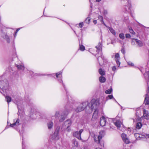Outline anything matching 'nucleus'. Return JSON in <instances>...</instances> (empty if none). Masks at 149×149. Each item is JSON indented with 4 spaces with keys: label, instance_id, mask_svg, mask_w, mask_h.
<instances>
[{
    "label": "nucleus",
    "instance_id": "22",
    "mask_svg": "<svg viewBox=\"0 0 149 149\" xmlns=\"http://www.w3.org/2000/svg\"><path fill=\"white\" fill-rule=\"evenodd\" d=\"M99 80L100 81L101 83H104L106 81L105 78L103 76H101L99 77Z\"/></svg>",
    "mask_w": 149,
    "mask_h": 149
},
{
    "label": "nucleus",
    "instance_id": "20",
    "mask_svg": "<svg viewBox=\"0 0 149 149\" xmlns=\"http://www.w3.org/2000/svg\"><path fill=\"white\" fill-rule=\"evenodd\" d=\"M108 28L110 32L114 36H116V32L112 28L108 27Z\"/></svg>",
    "mask_w": 149,
    "mask_h": 149
},
{
    "label": "nucleus",
    "instance_id": "19",
    "mask_svg": "<svg viewBox=\"0 0 149 149\" xmlns=\"http://www.w3.org/2000/svg\"><path fill=\"white\" fill-rule=\"evenodd\" d=\"M114 124L117 127L119 128L120 127L121 122L120 120H117L114 123Z\"/></svg>",
    "mask_w": 149,
    "mask_h": 149
},
{
    "label": "nucleus",
    "instance_id": "30",
    "mask_svg": "<svg viewBox=\"0 0 149 149\" xmlns=\"http://www.w3.org/2000/svg\"><path fill=\"white\" fill-rule=\"evenodd\" d=\"M90 17H88L85 20V22L86 23H87L88 24H89L90 22Z\"/></svg>",
    "mask_w": 149,
    "mask_h": 149
},
{
    "label": "nucleus",
    "instance_id": "28",
    "mask_svg": "<svg viewBox=\"0 0 149 149\" xmlns=\"http://www.w3.org/2000/svg\"><path fill=\"white\" fill-rule=\"evenodd\" d=\"M119 38L122 40H123L125 38L124 35L123 33H121L119 34Z\"/></svg>",
    "mask_w": 149,
    "mask_h": 149
},
{
    "label": "nucleus",
    "instance_id": "26",
    "mask_svg": "<svg viewBox=\"0 0 149 149\" xmlns=\"http://www.w3.org/2000/svg\"><path fill=\"white\" fill-rule=\"evenodd\" d=\"M98 19L102 22V24H103L105 26H107L106 25V24H105V23L104 22V21H103V17L102 16H101L99 15L98 16Z\"/></svg>",
    "mask_w": 149,
    "mask_h": 149
},
{
    "label": "nucleus",
    "instance_id": "31",
    "mask_svg": "<svg viewBox=\"0 0 149 149\" xmlns=\"http://www.w3.org/2000/svg\"><path fill=\"white\" fill-rule=\"evenodd\" d=\"M3 38L5 39L8 42H10V39L8 36L6 35H5L4 37Z\"/></svg>",
    "mask_w": 149,
    "mask_h": 149
},
{
    "label": "nucleus",
    "instance_id": "54",
    "mask_svg": "<svg viewBox=\"0 0 149 149\" xmlns=\"http://www.w3.org/2000/svg\"><path fill=\"white\" fill-rule=\"evenodd\" d=\"M111 43H112V44H113V42H111Z\"/></svg>",
    "mask_w": 149,
    "mask_h": 149
},
{
    "label": "nucleus",
    "instance_id": "12",
    "mask_svg": "<svg viewBox=\"0 0 149 149\" xmlns=\"http://www.w3.org/2000/svg\"><path fill=\"white\" fill-rule=\"evenodd\" d=\"M115 61L116 63L119 66L120 65V63L119 61V60L120 59L119 54L118 53H117L115 55Z\"/></svg>",
    "mask_w": 149,
    "mask_h": 149
},
{
    "label": "nucleus",
    "instance_id": "13",
    "mask_svg": "<svg viewBox=\"0 0 149 149\" xmlns=\"http://www.w3.org/2000/svg\"><path fill=\"white\" fill-rule=\"evenodd\" d=\"M143 117L146 119H149V115H148V112L145 109H144L143 110Z\"/></svg>",
    "mask_w": 149,
    "mask_h": 149
},
{
    "label": "nucleus",
    "instance_id": "1",
    "mask_svg": "<svg viewBox=\"0 0 149 149\" xmlns=\"http://www.w3.org/2000/svg\"><path fill=\"white\" fill-rule=\"evenodd\" d=\"M100 104L99 100L95 99H92L88 104V113H91L93 110H97V109Z\"/></svg>",
    "mask_w": 149,
    "mask_h": 149
},
{
    "label": "nucleus",
    "instance_id": "33",
    "mask_svg": "<svg viewBox=\"0 0 149 149\" xmlns=\"http://www.w3.org/2000/svg\"><path fill=\"white\" fill-rule=\"evenodd\" d=\"M79 48L82 51H84L85 49V47L82 45H79Z\"/></svg>",
    "mask_w": 149,
    "mask_h": 149
},
{
    "label": "nucleus",
    "instance_id": "52",
    "mask_svg": "<svg viewBox=\"0 0 149 149\" xmlns=\"http://www.w3.org/2000/svg\"><path fill=\"white\" fill-rule=\"evenodd\" d=\"M22 146H23V141L22 142Z\"/></svg>",
    "mask_w": 149,
    "mask_h": 149
},
{
    "label": "nucleus",
    "instance_id": "11",
    "mask_svg": "<svg viewBox=\"0 0 149 149\" xmlns=\"http://www.w3.org/2000/svg\"><path fill=\"white\" fill-rule=\"evenodd\" d=\"M121 136L123 141L127 144L129 143H130V141L129 139L127 138L126 135L124 133H123Z\"/></svg>",
    "mask_w": 149,
    "mask_h": 149
},
{
    "label": "nucleus",
    "instance_id": "27",
    "mask_svg": "<svg viewBox=\"0 0 149 149\" xmlns=\"http://www.w3.org/2000/svg\"><path fill=\"white\" fill-rule=\"evenodd\" d=\"M99 72L102 76L104 75L105 74L104 72L102 69H100L99 70Z\"/></svg>",
    "mask_w": 149,
    "mask_h": 149
},
{
    "label": "nucleus",
    "instance_id": "2",
    "mask_svg": "<svg viewBox=\"0 0 149 149\" xmlns=\"http://www.w3.org/2000/svg\"><path fill=\"white\" fill-rule=\"evenodd\" d=\"M95 47L97 49V52H98V53L100 52V54L98 53H97L96 56L97 57V59L98 61V62L99 65H101L103 64V61L104 60V57L103 56L102 53V47L101 43L100 42H99L98 45L96 46Z\"/></svg>",
    "mask_w": 149,
    "mask_h": 149
},
{
    "label": "nucleus",
    "instance_id": "53",
    "mask_svg": "<svg viewBox=\"0 0 149 149\" xmlns=\"http://www.w3.org/2000/svg\"><path fill=\"white\" fill-rule=\"evenodd\" d=\"M115 101L116 102H117V101H116V100H115Z\"/></svg>",
    "mask_w": 149,
    "mask_h": 149
},
{
    "label": "nucleus",
    "instance_id": "36",
    "mask_svg": "<svg viewBox=\"0 0 149 149\" xmlns=\"http://www.w3.org/2000/svg\"><path fill=\"white\" fill-rule=\"evenodd\" d=\"M79 26L80 28H82L83 26V22H81L79 24Z\"/></svg>",
    "mask_w": 149,
    "mask_h": 149
},
{
    "label": "nucleus",
    "instance_id": "42",
    "mask_svg": "<svg viewBox=\"0 0 149 149\" xmlns=\"http://www.w3.org/2000/svg\"><path fill=\"white\" fill-rule=\"evenodd\" d=\"M116 69V67L115 66H113L112 67V70L113 71L115 70Z\"/></svg>",
    "mask_w": 149,
    "mask_h": 149
},
{
    "label": "nucleus",
    "instance_id": "25",
    "mask_svg": "<svg viewBox=\"0 0 149 149\" xmlns=\"http://www.w3.org/2000/svg\"><path fill=\"white\" fill-rule=\"evenodd\" d=\"M47 126L48 128L49 129H50L53 127V123L52 122H49L47 123Z\"/></svg>",
    "mask_w": 149,
    "mask_h": 149
},
{
    "label": "nucleus",
    "instance_id": "34",
    "mask_svg": "<svg viewBox=\"0 0 149 149\" xmlns=\"http://www.w3.org/2000/svg\"><path fill=\"white\" fill-rule=\"evenodd\" d=\"M73 144L76 147H77L78 145V142L76 140H74L73 141Z\"/></svg>",
    "mask_w": 149,
    "mask_h": 149
},
{
    "label": "nucleus",
    "instance_id": "47",
    "mask_svg": "<svg viewBox=\"0 0 149 149\" xmlns=\"http://www.w3.org/2000/svg\"><path fill=\"white\" fill-rule=\"evenodd\" d=\"M139 23V25L140 26H143Z\"/></svg>",
    "mask_w": 149,
    "mask_h": 149
},
{
    "label": "nucleus",
    "instance_id": "21",
    "mask_svg": "<svg viewBox=\"0 0 149 149\" xmlns=\"http://www.w3.org/2000/svg\"><path fill=\"white\" fill-rule=\"evenodd\" d=\"M16 67L17 69L19 70H23L24 69V66L20 65H17Z\"/></svg>",
    "mask_w": 149,
    "mask_h": 149
},
{
    "label": "nucleus",
    "instance_id": "44",
    "mask_svg": "<svg viewBox=\"0 0 149 149\" xmlns=\"http://www.w3.org/2000/svg\"><path fill=\"white\" fill-rule=\"evenodd\" d=\"M121 51L122 53H123V54H124L125 51L124 49L123 48L121 49Z\"/></svg>",
    "mask_w": 149,
    "mask_h": 149
},
{
    "label": "nucleus",
    "instance_id": "5",
    "mask_svg": "<svg viewBox=\"0 0 149 149\" xmlns=\"http://www.w3.org/2000/svg\"><path fill=\"white\" fill-rule=\"evenodd\" d=\"M99 134L100 135L97 137V140L95 138V136H94V140L95 142H97L98 144L100 143V140L104 136V132L103 131H101L100 132Z\"/></svg>",
    "mask_w": 149,
    "mask_h": 149
},
{
    "label": "nucleus",
    "instance_id": "40",
    "mask_svg": "<svg viewBox=\"0 0 149 149\" xmlns=\"http://www.w3.org/2000/svg\"><path fill=\"white\" fill-rule=\"evenodd\" d=\"M108 97L109 98V99H111L113 98V96L112 95H109L108 96Z\"/></svg>",
    "mask_w": 149,
    "mask_h": 149
},
{
    "label": "nucleus",
    "instance_id": "6",
    "mask_svg": "<svg viewBox=\"0 0 149 149\" xmlns=\"http://www.w3.org/2000/svg\"><path fill=\"white\" fill-rule=\"evenodd\" d=\"M89 103L87 101H85L80 104V105L84 108V110L86 108L85 111L86 112L88 113V104Z\"/></svg>",
    "mask_w": 149,
    "mask_h": 149
},
{
    "label": "nucleus",
    "instance_id": "9",
    "mask_svg": "<svg viewBox=\"0 0 149 149\" xmlns=\"http://www.w3.org/2000/svg\"><path fill=\"white\" fill-rule=\"evenodd\" d=\"M107 123V118L104 116H102L100 119V124L102 126H104Z\"/></svg>",
    "mask_w": 149,
    "mask_h": 149
},
{
    "label": "nucleus",
    "instance_id": "37",
    "mask_svg": "<svg viewBox=\"0 0 149 149\" xmlns=\"http://www.w3.org/2000/svg\"><path fill=\"white\" fill-rule=\"evenodd\" d=\"M129 31L132 34H134V33L133 30L132 29H130Z\"/></svg>",
    "mask_w": 149,
    "mask_h": 149
},
{
    "label": "nucleus",
    "instance_id": "51",
    "mask_svg": "<svg viewBox=\"0 0 149 149\" xmlns=\"http://www.w3.org/2000/svg\"><path fill=\"white\" fill-rule=\"evenodd\" d=\"M92 5H90V6H91V8H92Z\"/></svg>",
    "mask_w": 149,
    "mask_h": 149
},
{
    "label": "nucleus",
    "instance_id": "18",
    "mask_svg": "<svg viewBox=\"0 0 149 149\" xmlns=\"http://www.w3.org/2000/svg\"><path fill=\"white\" fill-rule=\"evenodd\" d=\"M144 75L146 78H147L148 80V81L147 82L148 85V86H149V72H146L145 73Z\"/></svg>",
    "mask_w": 149,
    "mask_h": 149
},
{
    "label": "nucleus",
    "instance_id": "7",
    "mask_svg": "<svg viewBox=\"0 0 149 149\" xmlns=\"http://www.w3.org/2000/svg\"><path fill=\"white\" fill-rule=\"evenodd\" d=\"M68 113L69 112L67 110H64L62 114L59 121L60 122L63 121L64 120L65 116L68 114Z\"/></svg>",
    "mask_w": 149,
    "mask_h": 149
},
{
    "label": "nucleus",
    "instance_id": "49",
    "mask_svg": "<svg viewBox=\"0 0 149 149\" xmlns=\"http://www.w3.org/2000/svg\"><path fill=\"white\" fill-rule=\"evenodd\" d=\"M104 13H105L107 14V11L106 10H105L104 11Z\"/></svg>",
    "mask_w": 149,
    "mask_h": 149
},
{
    "label": "nucleus",
    "instance_id": "24",
    "mask_svg": "<svg viewBox=\"0 0 149 149\" xmlns=\"http://www.w3.org/2000/svg\"><path fill=\"white\" fill-rule=\"evenodd\" d=\"M5 98L6 100V101L9 104V103L11 101V97L8 96H5Z\"/></svg>",
    "mask_w": 149,
    "mask_h": 149
},
{
    "label": "nucleus",
    "instance_id": "43",
    "mask_svg": "<svg viewBox=\"0 0 149 149\" xmlns=\"http://www.w3.org/2000/svg\"><path fill=\"white\" fill-rule=\"evenodd\" d=\"M135 136H137L138 137H140V134H135Z\"/></svg>",
    "mask_w": 149,
    "mask_h": 149
},
{
    "label": "nucleus",
    "instance_id": "23",
    "mask_svg": "<svg viewBox=\"0 0 149 149\" xmlns=\"http://www.w3.org/2000/svg\"><path fill=\"white\" fill-rule=\"evenodd\" d=\"M142 126V124L141 123L139 122L136 124V127L137 129H140Z\"/></svg>",
    "mask_w": 149,
    "mask_h": 149
},
{
    "label": "nucleus",
    "instance_id": "17",
    "mask_svg": "<svg viewBox=\"0 0 149 149\" xmlns=\"http://www.w3.org/2000/svg\"><path fill=\"white\" fill-rule=\"evenodd\" d=\"M84 110V108L82 107V106L80 105L77 107L75 111L77 112H79L81 111Z\"/></svg>",
    "mask_w": 149,
    "mask_h": 149
},
{
    "label": "nucleus",
    "instance_id": "8",
    "mask_svg": "<svg viewBox=\"0 0 149 149\" xmlns=\"http://www.w3.org/2000/svg\"><path fill=\"white\" fill-rule=\"evenodd\" d=\"M84 131L83 129H81L79 132L76 131L73 134V135L74 136L76 137L77 138L79 139H81V133Z\"/></svg>",
    "mask_w": 149,
    "mask_h": 149
},
{
    "label": "nucleus",
    "instance_id": "14",
    "mask_svg": "<svg viewBox=\"0 0 149 149\" xmlns=\"http://www.w3.org/2000/svg\"><path fill=\"white\" fill-rule=\"evenodd\" d=\"M98 110H95V111L94 113H93L92 119H95L98 118Z\"/></svg>",
    "mask_w": 149,
    "mask_h": 149
},
{
    "label": "nucleus",
    "instance_id": "32",
    "mask_svg": "<svg viewBox=\"0 0 149 149\" xmlns=\"http://www.w3.org/2000/svg\"><path fill=\"white\" fill-rule=\"evenodd\" d=\"M62 72V71H60L59 72L57 73L56 74V76L57 78H58L60 77V76H61V74Z\"/></svg>",
    "mask_w": 149,
    "mask_h": 149
},
{
    "label": "nucleus",
    "instance_id": "39",
    "mask_svg": "<svg viewBox=\"0 0 149 149\" xmlns=\"http://www.w3.org/2000/svg\"><path fill=\"white\" fill-rule=\"evenodd\" d=\"M145 136L146 138L149 139V134H146Z\"/></svg>",
    "mask_w": 149,
    "mask_h": 149
},
{
    "label": "nucleus",
    "instance_id": "3",
    "mask_svg": "<svg viewBox=\"0 0 149 149\" xmlns=\"http://www.w3.org/2000/svg\"><path fill=\"white\" fill-rule=\"evenodd\" d=\"M8 84L7 81H0V88L3 90L6 89L8 88Z\"/></svg>",
    "mask_w": 149,
    "mask_h": 149
},
{
    "label": "nucleus",
    "instance_id": "10",
    "mask_svg": "<svg viewBox=\"0 0 149 149\" xmlns=\"http://www.w3.org/2000/svg\"><path fill=\"white\" fill-rule=\"evenodd\" d=\"M58 130H56L54 132V134L51 136V138L54 140H57L58 139L59 137L58 136Z\"/></svg>",
    "mask_w": 149,
    "mask_h": 149
},
{
    "label": "nucleus",
    "instance_id": "15",
    "mask_svg": "<svg viewBox=\"0 0 149 149\" xmlns=\"http://www.w3.org/2000/svg\"><path fill=\"white\" fill-rule=\"evenodd\" d=\"M19 122V119H17L15 123L13 124H10V126L13 127L15 126H17L20 125Z\"/></svg>",
    "mask_w": 149,
    "mask_h": 149
},
{
    "label": "nucleus",
    "instance_id": "29",
    "mask_svg": "<svg viewBox=\"0 0 149 149\" xmlns=\"http://www.w3.org/2000/svg\"><path fill=\"white\" fill-rule=\"evenodd\" d=\"M112 88H111L110 89H108V90H106L105 91V93L107 94H110L112 92Z\"/></svg>",
    "mask_w": 149,
    "mask_h": 149
},
{
    "label": "nucleus",
    "instance_id": "45",
    "mask_svg": "<svg viewBox=\"0 0 149 149\" xmlns=\"http://www.w3.org/2000/svg\"><path fill=\"white\" fill-rule=\"evenodd\" d=\"M129 65L133 66L134 65V64L131 62H129L128 63Z\"/></svg>",
    "mask_w": 149,
    "mask_h": 149
},
{
    "label": "nucleus",
    "instance_id": "46",
    "mask_svg": "<svg viewBox=\"0 0 149 149\" xmlns=\"http://www.w3.org/2000/svg\"><path fill=\"white\" fill-rule=\"evenodd\" d=\"M93 23L95 24H96L97 23V20H94L93 21Z\"/></svg>",
    "mask_w": 149,
    "mask_h": 149
},
{
    "label": "nucleus",
    "instance_id": "4",
    "mask_svg": "<svg viewBox=\"0 0 149 149\" xmlns=\"http://www.w3.org/2000/svg\"><path fill=\"white\" fill-rule=\"evenodd\" d=\"M71 124V122L70 120H68L65 121L62 126V127L64 129H68Z\"/></svg>",
    "mask_w": 149,
    "mask_h": 149
},
{
    "label": "nucleus",
    "instance_id": "35",
    "mask_svg": "<svg viewBox=\"0 0 149 149\" xmlns=\"http://www.w3.org/2000/svg\"><path fill=\"white\" fill-rule=\"evenodd\" d=\"M125 36H126V38H130L131 37V36H130V35L129 34H127V33L126 34H125Z\"/></svg>",
    "mask_w": 149,
    "mask_h": 149
},
{
    "label": "nucleus",
    "instance_id": "50",
    "mask_svg": "<svg viewBox=\"0 0 149 149\" xmlns=\"http://www.w3.org/2000/svg\"><path fill=\"white\" fill-rule=\"evenodd\" d=\"M96 149H102L101 148H97Z\"/></svg>",
    "mask_w": 149,
    "mask_h": 149
},
{
    "label": "nucleus",
    "instance_id": "16",
    "mask_svg": "<svg viewBox=\"0 0 149 149\" xmlns=\"http://www.w3.org/2000/svg\"><path fill=\"white\" fill-rule=\"evenodd\" d=\"M135 41L137 44L138 45L139 47H141L143 45V43L141 40H138L137 39H134Z\"/></svg>",
    "mask_w": 149,
    "mask_h": 149
},
{
    "label": "nucleus",
    "instance_id": "38",
    "mask_svg": "<svg viewBox=\"0 0 149 149\" xmlns=\"http://www.w3.org/2000/svg\"><path fill=\"white\" fill-rule=\"evenodd\" d=\"M20 29V28H18V29H17V30H16V31L15 33V36L16 35H17V32H18V31Z\"/></svg>",
    "mask_w": 149,
    "mask_h": 149
},
{
    "label": "nucleus",
    "instance_id": "48",
    "mask_svg": "<svg viewBox=\"0 0 149 149\" xmlns=\"http://www.w3.org/2000/svg\"><path fill=\"white\" fill-rule=\"evenodd\" d=\"M101 0H96V1L97 2H99Z\"/></svg>",
    "mask_w": 149,
    "mask_h": 149
},
{
    "label": "nucleus",
    "instance_id": "41",
    "mask_svg": "<svg viewBox=\"0 0 149 149\" xmlns=\"http://www.w3.org/2000/svg\"><path fill=\"white\" fill-rule=\"evenodd\" d=\"M59 115V113L58 112H56V113H55V117H57L58 116V115Z\"/></svg>",
    "mask_w": 149,
    "mask_h": 149
}]
</instances>
